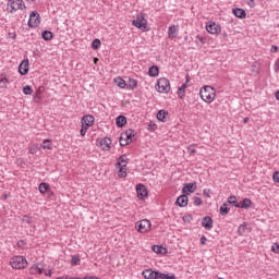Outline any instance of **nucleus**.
Instances as JSON below:
<instances>
[{"label": "nucleus", "mask_w": 279, "mask_h": 279, "mask_svg": "<svg viewBox=\"0 0 279 279\" xmlns=\"http://www.w3.org/2000/svg\"><path fill=\"white\" fill-rule=\"evenodd\" d=\"M216 93L217 90H215L213 86L207 85L199 92L201 99L206 101V104H213V101H215Z\"/></svg>", "instance_id": "1"}, {"label": "nucleus", "mask_w": 279, "mask_h": 279, "mask_svg": "<svg viewBox=\"0 0 279 279\" xmlns=\"http://www.w3.org/2000/svg\"><path fill=\"white\" fill-rule=\"evenodd\" d=\"M7 10L11 14H14V12H17V10H25V3H23V0H9Z\"/></svg>", "instance_id": "2"}, {"label": "nucleus", "mask_w": 279, "mask_h": 279, "mask_svg": "<svg viewBox=\"0 0 279 279\" xmlns=\"http://www.w3.org/2000/svg\"><path fill=\"white\" fill-rule=\"evenodd\" d=\"M10 265L13 269H25L27 259L24 256H15L11 259Z\"/></svg>", "instance_id": "3"}, {"label": "nucleus", "mask_w": 279, "mask_h": 279, "mask_svg": "<svg viewBox=\"0 0 279 279\" xmlns=\"http://www.w3.org/2000/svg\"><path fill=\"white\" fill-rule=\"evenodd\" d=\"M157 90L158 93H169V90H171V83L169 82V78H159L157 81Z\"/></svg>", "instance_id": "4"}, {"label": "nucleus", "mask_w": 279, "mask_h": 279, "mask_svg": "<svg viewBox=\"0 0 279 279\" xmlns=\"http://www.w3.org/2000/svg\"><path fill=\"white\" fill-rule=\"evenodd\" d=\"M135 228L137 232L145 234V232H149V230L151 229V221H149L148 219L140 220L135 223Z\"/></svg>", "instance_id": "5"}, {"label": "nucleus", "mask_w": 279, "mask_h": 279, "mask_svg": "<svg viewBox=\"0 0 279 279\" xmlns=\"http://www.w3.org/2000/svg\"><path fill=\"white\" fill-rule=\"evenodd\" d=\"M132 25H134V27H137V29L147 31V21L143 13L138 14L136 20L132 21Z\"/></svg>", "instance_id": "6"}, {"label": "nucleus", "mask_w": 279, "mask_h": 279, "mask_svg": "<svg viewBox=\"0 0 279 279\" xmlns=\"http://www.w3.org/2000/svg\"><path fill=\"white\" fill-rule=\"evenodd\" d=\"M40 25V14L33 11L28 20V27H38Z\"/></svg>", "instance_id": "7"}, {"label": "nucleus", "mask_w": 279, "mask_h": 279, "mask_svg": "<svg viewBox=\"0 0 279 279\" xmlns=\"http://www.w3.org/2000/svg\"><path fill=\"white\" fill-rule=\"evenodd\" d=\"M206 31L209 33V34H221V26L215 22H209L207 25H206Z\"/></svg>", "instance_id": "8"}, {"label": "nucleus", "mask_w": 279, "mask_h": 279, "mask_svg": "<svg viewBox=\"0 0 279 279\" xmlns=\"http://www.w3.org/2000/svg\"><path fill=\"white\" fill-rule=\"evenodd\" d=\"M20 75H27L29 73V59H24L19 65Z\"/></svg>", "instance_id": "9"}, {"label": "nucleus", "mask_w": 279, "mask_h": 279, "mask_svg": "<svg viewBox=\"0 0 279 279\" xmlns=\"http://www.w3.org/2000/svg\"><path fill=\"white\" fill-rule=\"evenodd\" d=\"M136 193H137V197L138 199H144L147 197V187L143 184H137L136 185Z\"/></svg>", "instance_id": "10"}, {"label": "nucleus", "mask_w": 279, "mask_h": 279, "mask_svg": "<svg viewBox=\"0 0 279 279\" xmlns=\"http://www.w3.org/2000/svg\"><path fill=\"white\" fill-rule=\"evenodd\" d=\"M81 123L85 128H90L95 123V117L90 114L84 116Z\"/></svg>", "instance_id": "11"}, {"label": "nucleus", "mask_w": 279, "mask_h": 279, "mask_svg": "<svg viewBox=\"0 0 279 279\" xmlns=\"http://www.w3.org/2000/svg\"><path fill=\"white\" fill-rule=\"evenodd\" d=\"M110 145H112V140H110V137H105L99 142V147L104 151H110Z\"/></svg>", "instance_id": "12"}, {"label": "nucleus", "mask_w": 279, "mask_h": 279, "mask_svg": "<svg viewBox=\"0 0 279 279\" xmlns=\"http://www.w3.org/2000/svg\"><path fill=\"white\" fill-rule=\"evenodd\" d=\"M175 204L177 206H180V208L189 206V196H186V194H182L177 198Z\"/></svg>", "instance_id": "13"}, {"label": "nucleus", "mask_w": 279, "mask_h": 279, "mask_svg": "<svg viewBox=\"0 0 279 279\" xmlns=\"http://www.w3.org/2000/svg\"><path fill=\"white\" fill-rule=\"evenodd\" d=\"M122 138H125L126 141H130L132 143L134 141V136H136V131L129 129L125 132L121 133Z\"/></svg>", "instance_id": "14"}, {"label": "nucleus", "mask_w": 279, "mask_h": 279, "mask_svg": "<svg viewBox=\"0 0 279 279\" xmlns=\"http://www.w3.org/2000/svg\"><path fill=\"white\" fill-rule=\"evenodd\" d=\"M202 226L206 230H213V218H210L208 216L204 217L202 220Z\"/></svg>", "instance_id": "15"}, {"label": "nucleus", "mask_w": 279, "mask_h": 279, "mask_svg": "<svg viewBox=\"0 0 279 279\" xmlns=\"http://www.w3.org/2000/svg\"><path fill=\"white\" fill-rule=\"evenodd\" d=\"M232 12L236 19H245V16H247V13L242 8H235Z\"/></svg>", "instance_id": "16"}, {"label": "nucleus", "mask_w": 279, "mask_h": 279, "mask_svg": "<svg viewBox=\"0 0 279 279\" xmlns=\"http://www.w3.org/2000/svg\"><path fill=\"white\" fill-rule=\"evenodd\" d=\"M142 276L145 279H156V270L145 269L143 270Z\"/></svg>", "instance_id": "17"}, {"label": "nucleus", "mask_w": 279, "mask_h": 279, "mask_svg": "<svg viewBox=\"0 0 279 279\" xmlns=\"http://www.w3.org/2000/svg\"><path fill=\"white\" fill-rule=\"evenodd\" d=\"M195 189H197V184H195V183H187L182 189V193H194Z\"/></svg>", "instance_id": "18"}, {"label": "nucleus", "mask_w": 279, "mask_h": 279, "mask_svg": "<svg viewBox=\"0 0 279 279\" xmlns=\"http://www.w3.org/2000/svg\"><path fill=\"white\" fill-rule=\"evenodd\" d=\"M128 123V118L125 116H118L116 119V125L118 128H124V125Z\"/></svg>", "instance_id": "19"}, {"label": "nucleus", "mask_w": 279, "mask_h": 279, "mask_svg": "<svg viewBox=\"0 0 279 279\" xmlns=\"http://www.w3.org/2000/svg\"><path fill=\"white\" fill-rule=\"evenodd\" d=\"M123 165L128 167V155H121L117 159L116 167H123Z\"/></svg>", "instance_id": "20"}, {"label": "nucleus", "mask_w": 279, "mask_h": 279, "mask_svg": "<svg viewBox=\"0 0 279 279\" xmlns=\"http://www.w3.org/2000/svg\"><path fill=\"white\" fill-rule=\"evenodd\" d=\"M119 169V178H128V166L125 163L123 166H116Z\"/></svg>", "instance_id": "21"}, {"label": "nucleus", "mask_w": 279, "mask_h": 279, "mask_svg": "<svg viewBox=\"0 0 279 279\" xmlns=\"http://www.w3.org/2000/svg\"><path fill=\"white\" fill-rule=\"evenodd\" d=\"M159 73H160V69L158 68V65H153L148 70V75L150 77H158Z\"/></svg>", "instance_id": "22"}, {"label": "nucleus", "mask_w": 279, "mask_h": 279, "mask_svg": "<svg viewBox=\"0 0 279 279\" xmlns=\"http://www.w3.org/2000/svg\"><path fill=\"white\" fill-rule=\"evenodd\" d=\"M177 34H178V26H175V25L169 26V28H168V37L173 39V38H175L178 36Z\"/></svg>", "instance_id": "23"}, {"label": "nucleus", "mask_w": 279, "mask_h": 279, "mask_svg": "<svg viewBox=\"0 0 279 279\" xmlns=\"http://www.w3.org/2000/svg\"><path fill=\"white\" fill-rule=\"evenodd\" d=\"M236 208H252V199L250 198H244L240 205H236Z\"/></svg>", "instance_id": "24"}, {"label": "nucleus", "mask_w": 279, "mask_h": 279, "mask_svg": "<svg viewBox=\"0 0 279 279\" xmlns=\"http://www.w3.org/2000/svg\"><path fill=\"white\" fill-rule=\"evenodd\" d=\"M167 114H169V111L161 109L157 112V119L158 121H161V123H165V120L167 119Z\"/></svg>", "instance_id": "25"}, {"label": "nucleus", "mask_w": 279, "mask_h": 279, "mask_svg": "<svg viewBox=\"0 0 279 279\" xmlns=\"http://www.w3.org/2000/svg\"><path fill=\"white\" fill-rule=\"evenodd\" d=\"M151 250L155 254H167V248L160 245H153Z\"/></svg>", "instance_id": "26"}, {"label": "nucleus", "mask_w": 279, "mask_h": 279, "mask_svg": "<svg viewBox=\"0 0 279 279\" xmlns=\"http://www.w3.org/2000/svg\"><path fill=\"white\" fill-rule=\"evenodd\" d=\"M44 269L43 267H40V265H34L33 267L29 268V274H44Z\"/></svg>", "instance_id": "27"}, {"label": "nucleus", "mask_w": 279, "mask_h": 279, "mask_svg": "<svg viewBox=\"0 0 279 279\" xmlns=\"http://www.w3.org/2000/svg\"><path fill=\"white\" fill-rule=\"evenodd\" d=\"M41 38H44V40H52L53 39V33H51V31H44L41 33Z\"/></svg>", "instance_id": "28"}, {"label": "nucleus", "mask_w": 279, "mask_h": 279, "mask_svg": "<svg viewBox=\"0 0 279 279\" xmlns=\"http://www.w3.org/2000/svg\"><path fill=\"white\" fill-rule=\"evenodd\" d=\"M186 95V83H184L179 89H178V96L180 99H184V96Z\"/></svg>", "instance_id": "29"}, {"label": "nucleus", "mask_w": 279, "mask_h": 279, "mask_svg": "<svg viewBox=\"0 0 279 279\" xmlns=\"http://www.w3.org/2000/svg\"><path fill=\"white\" fill-rule=\"evenodd\" d=\"M49 191H51V189L49 187V185L47 183H40L39 184V192L45 195V193H49Z\"/></svg>", "instance_id": "30"}, {"label": "nucleus", "mask_w": 279, "mask_h": 279, "mask_svg": "<svg viewBox=\"0 0 279 279\" xmlns=\"http://www.w3.org/2000/svg\"><path fill=\"white\" fill-rule=\"evenodd\" d=\"M43 149H53V144L51 143V140H45L43 142Z\"/></svg>", "instance_id": "31"}, {"label": "nucleus", "mask_w": 279, "mask_h": 279, "mask_svg": "<svg viewBox=\"0 0 279 279\" xmlns=\"http://www.w3.org/2000/svg\"><path fill=\"white\" fill-rule=\"evenodd\" d=\"M230 213V207H228V204L223 203L220 207V215H228Z\"/></svg>", "instance_id": "32"}, {"label": "nucleus", "mask_w": 279, "mask_h": 279, "mask_svg": "<svg viewBox=\"0 0 279 279\" xmlns=\"http://www.w3.org/2000/svg\"><path fill=\"white\" fill-rule=\"evenodd\" d=\"M101 47V40L100 39H94L93 43H92V49H99Z\"/></svg>", "instance_id": "33"}, {"label": "nucleus", "mask_w": 279, "mask_h": 279, "mask_svg": "<svg viewBox=\"0 0 279 279\" xmlns=\"http://www.w3.org/2000/svg\"><path fill=\"white\" fill-rule=\"evenodd\" d=\"M228 203H229V204H232L235 208H236V206H240L239 201H236V196H230V197L228 198Z\"/></svg>", "instance_id": "34"}, {"label": "nucleus", "mask_w": 279, "mask_h": 279, "mask_svg": "<svg viewBox=\"0 0 279 279\" xmlns=\"http://www.w3.org/2000/svg\"><path fill=\"white\" fill-rule=\"evenodd\" d=\"M136 86H138V81L134 80V78H130L129 80V88H136Z\"/></svg>", "instance_id": "35"}, {"label": "nucleus", "mask_w": 279, "mask_h": 279, "mask_svg": "<svg viewBox=\"0 0 279 279\" xmlns=\"http://www.w3.org/2000/svg\"><path fill=\"white\" fill-rule=\"evenodd\" d=\"M251 69H252V73H254V75H258L259 69H260V66H258V63H256V62L253 63Z\"/></svg>", "instance_id": "36"}, {"label": "nucleus", "mask_w": 279, "mask_h": 279, "mask_svg": "<svg viewBox=\"0 0 279 279\" xmlns=\"http://www.w3.org/2000/svg\"><path fill=\"white\" fill-rule=\"evenodd\" d=\"M167 274L155 270V279H166Z\"/></svg>", "instance_id": "37"}, {"label": "nucleus", "mask_w": 279, "mask_h": 279, "mask_svg": "<svg viewBox=\"0 0 279 279\" xmlns=\"http://www.w3.org/2000/svg\"><path fill=\"white\" fill-rule=\"evenodd\" d=\"M23 93H24V95H32V93H34V89L32 88V86L26 85V86L23 88Z\"/></svg>", "instance_id": "38"}, {"label": "nucleus", "mask_w": 279, "mask_h": 279, "mask_svg": "<svg viewBox=\"0 0 279 279\" xmlns=\"http://www.w3.org/2000/svg\"><path fill=\"white\" fill-rule=\"evenodd\" d=\"M71 265H80V256L73 255L71 259Z\"/></svg>", "instance_id": "39"}, {"label": "nucleus", "mask_w": 279, "mask_h": 279, "mask_svg": "<svg viewBox=\"0 0 279 279\" xmlns=\"http://www.w3.org/2000/svg\"><path fill=\"white\" fill-rule=\"evenodd\" d=\"M117 86H119V88H125V86H126L125 80L118 78Z\"/></svg>", "instance_id": "40"}, {"label": "nucleus", "mask_w": 279, "mask_h": 279, "mask_svg": "<svg viewBox=\"0 0 279 279\" xmlns=\"http://www.w3.org/2000/svg\"><path fill=\"white\" fill-rule=\"evenodd\" d=\"M120 145L121 147H125L126 145H130V141L122 138V135H120Z\"/></svg>", "instance_id": "41"}, {"label": "nucleus", "mask_w": 279, "mask_h": 279, "mask_svg": "<svg viewBox=\"0 0 279 279\" xmlns=\"http://www.w3.org/2000/svg\"><path fill=\"white\" fill-rule=\"evenodd\" d=\"M86 132H88V126H84L82 124V128H81V131H80L81 136H86Z\"/></svg>", "instance_id": "42"}, {"label": "nucleus", "mask_w": 279, "mask_h": 279, "mask_svg": "<svg viewBox=\"0 0 279 279\" xmlns=\"http://www.w3.org/2000/svg\"><path fill=\"white\" fill-rule=\"evenodd\" d=\"M8 78H1L0 80V88H5V86H8Z\"/></svg>", "instance_id": "43"}, {"label": "nucleus", "mask_w": 279, "mask_h": 279, "mask_svg": "<svg viewBox=\"0 0 279 279\" xmlns=\"http://www.w3.org/2000/svg\"><path fill=\"white\" fill-rule=\"evenodd\" d=\"M194 206H202V199L197 196L194 197Z\"/></svg>", "instance_id": "44"}, {"label": "nucleus", "mask_w": 279, "mask_h": 279, "mask_svg": "<svg viewBox=\"0 0 279 279\" xmlns=\"http://www.w3.org/2000/svg\"><path fill=\"white\" fill-rule=\"evenodd\" d=\"M272 180H274V182H278V183H279V171H276V172L272 174Z\"/></svg>", "instance_id": "45"}, {"label": "nucleus", "mask_w": 279, "mask_h": 279, "mask_svg": "<svg viewBox=\"0 0 279 279\" xmlns=\"http://www.w3.org/2000/svg\"><path fill=\"white\" fill-rule=\"evenodd\" d=\"M272 252H275V254H278L279 253V244L278 243H275L271 247Z\"/></svg>", "instance_id": "46"}, {"label": "nucleus", "mask_w": 279, "mask_h": 279, "mask_svg": "<svg viewBox=\"0 0 279 279\" xmlns=\"http://www.w3.org/2000/svg\"><path fill=\"white\" fill-rule=\"evenodd\" d=\"M23 221H25L26 223H32V217L25 215V216L23 217Z\"/></svg>", "instance_id": "47"}, {"label": "nucleus", "mask_w": 279, "mask_h": 279, "mask_svg": "<svg viewBox=\"0 0 279 279\" xmlns=\"http://www.w3.org/2000/svg\"><path fill=\"white\" fill-rule=\"evenodd\" d=\"M156 124H151V123H149L148 124V130H149V132H156Z\"/></svg>", "instance_id": "48"}, {"label": "nucleus", "mask_w": 279, "mask_h": 279, "mask_svg": "<svg viewBox=\"0 0 279 279\" xmlns=\"http://www.w3.org/2000/svg\"><path fill=\"white\" fill-rule=\"evenodd\" d=\"M246 3L250 8H254V5H256V3L254 2V0H246Z\"/></svg>", "instance_id": "49"}, {"label": "nucleus", "mask_w": 279, "mask_h": 279, "mask_svg": "<svg viewBox=\"0 0 279 279\" xmlns=\"http://www.w3.org/2000/svg\"><path fill=\"white\" fill-rule=\"evenodd\" d=\"M239 234H243V232H245V227L244 226H240L238 229Z\"/></svg>", "instance_id": "50"}, {"label": "nucleus", "mask_w": 279, "mask_h": 279, "mask_svg": "<svg viewBox=\"0 0 279 279\" xmlns=\"http://www.w3.org/2000/svg\"><path fill=\"white\" fill-rule=\"evenodd\" d=\"M43 90H45V87L40 86V87L38 88V90L36 92L35 97H38V96L40 95V93H43Z\"/></svg>", "instance_id": "51"}, {"label": "nucleus", "mask_w": 279, "mask_h": 279, "mask_svg": "<svg viewBox=\"0 0 279 279\" xmlns=\"http://www.w3.org/2000/svg\"><path fill=\"white\" fill-rule=\"evenodd\" d=\"M278 49H279L278 46H272L270 51L271 53H278Z\"/></svg>", "instance_id": "52"}, {"label": "nucleus", "mask_w": 279, "mask_h": 279, "mask_svg": "<svg viewBox=\"0 0 279 279\" xmlns=\"http://www.w3.org/2000/svg\"><path fill=\"white\" fill-rule=\"evenodd\" d=\"M36 151H37L36 147H31L29 148V154L34 155V154H36Z\"/></svg>", "instance_id": "53"}, {"label": "nucleus", "mask_w": 279, "mask_h": 279, "mask_svg": "<svg viewBox=\"0 0 279 279\" xmlns=\"http://www.w3.org/2000/svg\"><path fill=\"white\" fill-rule=\"evenodd\" d=\"M206 241H207V239L203 235V236L201 238V244H202V245H206Z\"/></svg>", "instance_id": "54"}, {"label": "nucleus", "mask_w": 279, "mask_h": 279, "mask_svg": "<svg viewBox=\"0 0 279 279\" xmlns=\"http://www.w3.org/2000/svg\"><path fill=\"white\" fill-rule=\"evenodd\" d=\"M83 279H100L99 277L94 276H85Z\"/></svg>", "instance_id": "55"}, {"label": "nucleus", "mask_w": 279, "mask_h": 279, "mask_svg": "<svg viewBox=\"0 0 279 279\" xmlns=\"http://www.w3.org/2000/svg\"><path fill=\"white\" fill-rule=\"evenodd\" d=\"M189 151H190V154L193 156V154H195V148H192L191 146L189 147Z\"/></svg>", "instance_id": "56"}, {"label": "nucleus", "mask_w": 279, "mask_h": 279, "mask_svg": "<svg viewBox=\"0 0 279 279\" xmlns=\"http://www.w3.org/2000/svg\"><path fill=\"white\" fill-rule=\"evenodd\" d=\"M208 191L210 190H204L203 194L206 195V197H210V195H208Z\"/></svg>", "instance_id": "57"}, {"label": "nucleus", "mask_w": 279, "mask_h": 279, "mask_svg": "<svg viewBox=\"0 0 279 279\" xmlns=\"http://www.w3.org/2000/svg\"><path fill=\"white\" fill-rule=\"evenodd\" d=\"M1 199H8V194H2Z\"/></svg>", "instance_id": "58"}, {"label": "nucleus", "mask_w": 279, "mask_h": 279, "mask_svg": "<svg viewBox=\"0 0 279 279\" xmlns=\"http://www.w3.org/2000/svg\"><path fill=\"white\" fill-rule=\"evenodd\" d=\"M196 38L201 40V43H204V37H199V35H197Z\"/></svg>", "instance_id": "59"}, {"label": "nucleus", "mask_w": 279, "mask_h": 279, "mask_svg": "<svg viewBox=\"0 0 279 279\" xmlns=\"http://www.w3.org/2000/svg\"><path fill=\"white\" fill-rule=\"evenodd\" d=\"M250 122V118H244L243 119V123H248Z\"/></svg>", "instance_id": "60"}, {"label": "nucleus", "mask_w": 279, "mask_h": 279, "mask_svg": "<svg viewBox=\"0 0 279 279\" xmlns=\"http://www.w3.org/2000/svg\"><path fill=\"white\" fill-rule=\"evenodd\" d=\"M275 97L279 101V90L275 94Z\"/></svg>", "instance_id": "61"}, {"label": "nucleus", "mask_w": 279, "mask_h": 279, "mask_svg": "<svg viewBox=\"0 0 279 279\" xmlns=\"http://www.w3.org/2000/svg\"><path fill=\"white\" fill-rule=\"evenodd\" d=\"M279 69V61L276 62V71Z\"/></svg>", "instance_id": "62"}, {"label": "nucleus", "mask_w": 279, "mask_h": 279, "mask_svg": "<svg viewBox=\"0 0 279 279\" xmlns=\"http://www.w3.org/2000/svg\"><path fill=\"white\" fill-rule=\"evenodd\" d=\"M46 276H51V270H49L48 272H45Z\"/></svg>", "instance_id": "63"}, {"label": "nucleus", "mask_w": 279, "mask_h": 279, "mask_svg": "<svg viewBox=\"0 0 279 279\" xmlns=\"http://www.w3.org/2000/svg\"><path fill=\"white\" fill-rule=\"evenodd\" d=\"M70 279H82V278H77V277H71Z\"/></svg>", "instance_id": "64"}]
</instances>
